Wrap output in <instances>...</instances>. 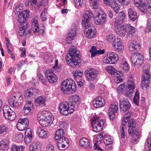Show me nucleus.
<instances>
[{
	"instance_id": "obj_42",
	"label": "nucleus",
	"mask_w": 151,
	"mask_h": 151,
	"mask_svg": "<svg viewBox=\"0 0 151 151\" xmlns=\"http://www.w3.org/2000/svg\"><path fill=\"white\" fill-rule=\"evenodd\" d=\"M149 80L141 79V88L143 89L144 88H147L148 87L149 84Z\"/></svg>"
},
{
	"instance_id": "obj_2",
	"label": "nucleus",
	"mask_w": 151,
	"mask_h": 151,
	"mask_svg": "<svg viewBox=\"0 0 151 151\" xmlns=\"http://www.w3.org/2000/svg\"><path fill=\"white\" fill-rule=\"evenodd\" d=\"M69 52L66 57V61L68 65L74 68L80 63V52L74 46L69 49Z\"/></svg>"
},
{
	"instance_id": "obj_44",
	"label": "nucleus",
	"mask_w": 151,
	"mask_h": 151,
	"mask_svg": "<svg viewBox=\"0 0 151 151\" xmlns=\"http://www.w3.org/2000/svg\"><path fill=\"white\" fill-rule=\"evenodd\" d=\"M24 149L23 146H18L16 145H13L11 147L12 151H23Z\"/></svg>"
},
{
	"instance_id": "obj_22",
	"label": "nucleus",
	"mask_w": 151,
	"mask_h": 151,
	"mask_svg": "<svg viewBox=\"0 0 151 151\" xmlns=\"http://www.w3.org/2000/svg\"><path fill=\"white\" fill-rule=\"evenodd\" d=\"M28 10H25L21 12L19 14L18 21L21 24H27L26 19L28 15Z\"/></svg>"
},
{
	"instance_id": "obj_10",
	"label": "nucleus",
	"mask_w": 151,
	"mask_h": 151,
	"mask_svg": "<svg viewBox=\"0 0 151 151\" xmlns=\"http://www.w3.org/2000/svg\"><path fill=\"white\" fill-rule=\"evenodd\" d=\"M143 59L144 57L141 54L135 53L132 55L131 61L133 65L136 67H138L140 66Z\"/></svg>"
},
{
	"instance_id": "obj_16",
	"label": "nucleus",
	"mask_w": 151,
	"mask_h": 151,
	"mask_svg": "<svg viewBox=\"0 0 151 151\" xmlns=\"http://www.w3.org/2000/svg\"><path fill=\"white\" fill-rule=\"evenodd\" d=\"M46 77L50 83H54L56 82L58 77L53 72V70L52 69H49L45 72Z\"/></svg>"
},
{
	"instance_id": "obj_21",
	"label": "nucleus",
	"mask_w": 151,
	"mask_h": 151,
	"mask_svg": "<svg viewBox=\"0 0 151 151\" xmlns=\"http://www.w3.org/2000/svg\"><path fill=\"white\" fill-rule=\"evenodd\" d=\"M104 124V122L102 119H101L99 121L96 122L94 123L93 122H92L91 125L94 131L98 132L101 131Z\"/></svg>"
},
{
	"instance_id": "obj_11",
	"label": "nucleus",
	"mask_w": 151,
	"mask_h": 151,
	"mask_svg": "<svg viewBox=\"0 0 151 151\" xmlns=\"http://www.w3.org/2000/svg\"><path fill=\"white\" fill-rule=\"evenodd\" d=\"M2 110L4 116L6 119L12 121L15 119L16 117L15 113L10 109L9 106H4Z\"/></svg>"
},
{
	"instance_id": "obj_39",
	"label": "nucleus",
	"mask_w": 151,
	"mask_h": 151,
	"mask_svg": "<svg viewBox=\"0 0 151 151\" xmlns=\"http://www.w3.org/2000/svg\"><path fill=\"white\" fill-rule=\"evenodd\" d=\"M126 126V125L122 123L119 127V132L121 138H124L125 137L124 129Z\"/></svg>"
},
{
	"instance_id": "obj_49",
	"label": "nucleus",
	"mask_w": 151,
	"mask_h": 151,
	"mask_svg": "<svg viewBox=\"0 0 151 151\" xmlns=\"http://www.w3.org/2000/svg\"><path fill=\"white\" fill-rule=\"evenodd\" d=\"M106 70L111 74L113 75L115 73V75L116 73L115 72L116 70L113 67L111 66H108L106 68Z\"/></svg>"
},
{
	"instance_id": "obj_31",
	"label": "nucleus",
	"mask_w": 151,
	"mask_h": 151,
	"mask_svg": "<svg viewBox=\"0 0 151 151\" xmlns=\"http://www.w3.org/2000/svg\"><path fill=\"white\" fill-rule=\"evenodd\" d=\"M128 15L129 19L132 21H135L137 18V13L135 11H133L131 8L128 9Z\"/></svg>"
},
{
	"instance_id": "obj_35",
	"label": "nucleus",
	"mask_w": 151,
	"mask_h": 151,
	"mask_svg": "<svg viewBox=\"0 0 151 151\" xmlns=\"http://www.w3.org/2000/svg\"><path fill=\"white\" fill-rule=\"evenodd\" d=\"M125 15L123 12H121L119 14V16L116 17L115 18V23L121 24L125 18Z\"/></svg>"
},
{
	"instance_id": "obj_13",
	"label": "nucleus",
	"mask_w": 151,
	"mask_h": 151,
	"mask_svg": "<svg viewBox=\"0 0 151 151\" xmlns=\"http://www.w3.org/2000/svg\"><path fill=\"white\" fill-rule=\"evenodd\" d=\"M98 73V71L96 69L92 68L86 69L85 72L87 79L89 81L93 80L97 76Z\"/></svg>"
},
{
	"instance_id": "obj_23",
	"label": "nucleus",
	"mask_w": 151,
	"mask_h": 151,
	"mask_svg": "<svg viewBox=\"0 0 151 151\" xmlns=\"http://www.w3.org/2000/svg\"><path fill=\"white\" fill-rule=\"evenodd\" d=\"M93 104L94 106L96 108L104 106L105 104L104 99L101 96H99L93 99Z\"/></svg>"
},
{
	"instance_id": "obj_64",
	"label": "nucleus",
	"mask_w": 151,
	"mask_h": 151,
	"mask_svg": "<svg viewBox=\"0 0 151 151\" xmlns=\"http://www.w3.org/2000/svg\"><path fill=\"white\" fill-rule=\"evenodd\" d=\"M116 78L114 79L116 83H118L123 81L122 79L121 76H116Z\"/></svg>"
},
{
	"instance_id": "obj_1",
	"label": "nucleus",
	"mask_w": 151,
	"mask_h": 151,
	"mask_svg": "<svg viewBox=\"0 0 151 151\" xmlns=\"http://www.w3.org/2000/svg\"><path fill=\"white\" fill-rule=\"evenodd\" d=\"M93 15L91 10H89L86 11L83 16L82 25L84 28V34L86 37L90 38H93L95 34L94 27H91L90 22Z\"/></svg>"
},
{
	"instance_id": "obj_43",
	"label": "nucleus",
	"mask_w": 151,
	"mask_h": 151,
	"mask_svg": "<svg viewBox=\"0 0 151 151\" xmlns=\"http://www.w3.org/2000/svg\"><path fill=\"white\" fill-rule=\"evenodd\" d=\"M122 68L123 70L125 71H127L129 70V68L128 64L126 60L124 59H122Z\"/></svg>"
},
{
	"instance_id": "obj_7",
	"label": "nucleus",
	"mask_w": 151,
	"mask_h": 151,
	"mask_svg": "<svg viewBox=\"0 0 151 151\" xmlns=\"http://www.w3.org/2000/svg\"><path fill=\"white\" fill-rule=\"evenodd\" d=\"M128 127L129 128L128 132L129 135H132L133 139L137 140L140 137L139 133L138 131V129L137 127V124L135 120L132 119L128 122L127 124Z\"/></svg>"
},
{
	"instance_id": "obj_6",
	"label": "nucleus",
	"mask_w": 151,
	"mask_h": 151,
	"mask_svg": "<svg viewBox=\"0 0 151 151\" xmlns=\"http://www.w3.org/2000/svg\"><path fill=\"white\" fill-rule=\"evenodd\" d=\"M22 94L18 91L14 92L10 96L8 99V103L12 107H17L19 105V103L23 102Z\"/></svg>"
},
{
	"instance_id": "obj_61",
	"label": "nucleus",
	"mask_w": 151,
	"mask_h": 151,
	"mask_svg": "<svg viewBox=\"0 0 151 151\" xmlns=\"http://www.w3.org/2000/svg\"><path fill=\"white\" fill-rule=\"evenodd\" d=\"M25 134L26 136H32L31 129L28 128L27 129L25 132Z\"/></svg>"
},
{
	"instance_id": "obj_55",
	"label": "nucleus",
	"mask_w": 151,
	"mask_h": 151,
	"mask_svg": "<svg viewBox=\"0 0 151 151\" xmlns=\"http://www.w3.org/2000/svg\"><path fill=\"white\" fill-rule=\"evenodd\" d=\"M54 149L53 146L51 144H49L47 145L45 151H53Z\"/></svg>"
},
{
	"instance_id": "obj_27",
	"label": "nucleus",
	"mask_w": 151,
	"mask_h": 151,
	"mask_svg": "<svg viewBox=\"0 0 151 151\" xmlns=\"http://www.w3.org/2000/svg\"><path fill=\"white\" fill-rule=\"evenodd\" d=\"M35 94L34 89L33 88H30L25 91L24 96L25 99L30 100L33 98Z\"/></svg>"
},
{
	"instance_id": "obj_32",
	"label": "nucleus",
	"mask_w": 151,
	"mask_h": 151,
	"mask_svg": "<svg viewBox=\"0 0 151 151\" xmlns=\"http://www.w3.org/2000/svg\"><path fill=\"white\" fill-rule=\"evenodd\" d=\"M126 86L128 89L134 91L135 86V82H133V79L132 76L128 79Z\"/></svg>"
},
{
	"instance_id": "obj_59",
	"label": "nucleus",
	"mask_w": 151,
	"mask_h": 151,
	"mask_svg": "<svg viewBox=\"0 0 151 151\" xmlns=\"http://www.w3.org/2000/svg\"><path fill=\"white\" fill-rule=\"evenodd\" d=\"M25 61L24 60H22L20 61L19 63L18 64L17 69L19 70L21 69V68L24 64Z\"/></svg>"
},
{
	"instance_id": "obj_62",
	"label": "nucleus",
	"mask_w": 151,
	"mask_h": 151,
	"mask_svg": "<svg viewBox=\"0 0 151 151\" xmlns=\"http://www.w3.org/2000/svg\"><path fill=\"white\" fill-rule=\"evenodd\" d=\"M27 27V24H21L19 28V31L20 32H24L25 29Z\"/></svg>"
},
{
	"instance_id": "obj_29",
	"label": "nucleus",
	"mask_w": 151,
	"mask_h": 151,
	"mask_svg": "<svg viewBox=\"0 0 151 151\" xmlns=\"http://www.w3.org/2000/svg\"><path fill=\"white\" fill-rule=\"evenodd\" d=\"M46 97L40 96L37 98L35 100V104L37 106H43L45 105Z\"/></svg>"
},
{
	"instance_id": "obj_56",
	"label": "nucleus",
	"mask_w": 151,
	"mask_h": 151,
	"mask_svg": "<svg viewBox=\"0 0 151 151\" xmlns=\"http://www.w3.org/2000/svg\"><path fill=\"white\" fill-rule=\"evenodd\" d=\"M32 136H26L24 138V141L26 144L30 142L32 140Z\"/></svg>"
},
{
	"instance_id": "obj_45",
	"label": "nucleus",
	"mask_w": 151,
	"mask_h": 151,
	"mask_svg": "<svg viewBox=\"0 0 151 151\" xmlns=\"http://www.w3.org/2000/svg\"><path fill=\"white\" fill-rule=\"evenodd\" d=\"M113 3V4L112 5L111 7L113 8V10L115 13H117L120 10V6L116 3V1L114 3Z\"/></svg>"
},
{
	"instance_id": "obj_51",
	"label": "nucleus",
	"mask_w": 151,
	"mask_h": 151,
	"mask_svg": "<svg viewBox=\"0 0 151 151\" xmlns=\"http://www.w3.org/2000/svg\"><path fill=\"white\" fill-rule=\"evenodd\" d=\"M104 143L106 145H109L113 142V140L110 138L107 137H105L104 140Z\"/></svg>"
},
{
	"instance_id": "obj_47",
	"label": "nucleus",
	"mask_w": 151,
	"mask_h": 151,
	"mask_svg": "<svg viewBox=\"0 0 151 151\" xmlns=\"http://www.w3.org/2000/svg\"><path fill=\"white\" fill-rule=\"evenodd\" d=\"M72 101L77 106L79 104V96L77 95H75L72 97Z\"/></svg>"
},
{
	"instance_id": "obj_52",
	"label": "nucleus",
	"mask_w": 151,
	"mask_h": 151,
	"mask_svg": "<svg viewBox=\"0 0 151 151\" xmlns=\"http://www.w3.org/2000/svg\"><path fill=\"white\" fill-rule=\"evenodd\" d=\"M114 37L112 34H109L106 36V40L108 42H113L114 40Z\"/></svg>"
},
{
	"instance_id": "obj_4",
	"label": "nucleus",
	"mask_w": 151,
	"mask_h": 151,
	"mask_svg": "<svg viewBox=\"0 0 151 151\" xmlns=\"http://www.w3.org/2000/svg\"><path fill=\"white\" fill-rule=\"evenodd\" d=\"M150 0H134V4L137 7H140L141 12L144 13H151Z\"/></svg>"
},
{
	"instance_id": "obj_8",
	"label": "nucleus",
	"mask_w": 151,
	"mask_h": 151,
	"mask_svg": "<svg viewBox=\"0 0 151 151\" xmlns=\"http://www.w3.org/2000/svg\"><path fill=\"white\" fill-rule=\"evenodd\" d=\"M45 111L39 112L37 115L39 123L42 126L47 127L49 125L51 122L50 118L48 117Z\"/></svg>"
},
{
	"instance_id": "obj_37",
	"label": "nucleus",
	"mask_w": 151,
	"mask_h": 151,
	"mask_svg": "<svg viewBox=\"0 0 151 151\" xmlns=\"http://www.w3.org/2000/svg\"><path fill=\"white\" fill-rule=\"evenodd\" d=\"M150 77V75L149 70L147 69H145L143 70L142 74V79L149 80Z\"/></svg>"
},
{
	"instance_id": "obj_60",
	"label": "nucleus",
	"mask_w": 151,
	"mask_h": 151,
	"mask_svg": "<svg viewBox=\"0 0 151 151\" xmlns=\"http://www.w3.org/2000/svg\"><path fill=\"white\" fill-rule=\"evenodd\" d=\"M90 3L91 5L92 6L94 9L97 8L98 5L97 1L94 2H90Z\"/></svg>"
},
{
	"instance_id": "obj_14",
	"label": "nucleus",
	"mask_w": 151,
	"mask_h": 151,
	"mask_svg": "<svg viewBox=\"0 0 151 151\" xmlns=\"http://www.w3.org/2000/svg\"><path fill=\"white\" fill-rule=\"evenodd\" d=\"M114 29L116 34L121 37L125 35L126 33V27L122 26L121 24L114 23Z\"/></svg>"
},
{
	"instance_id": "obj_33",
	"label": "nucleus",
	"mask_w": 151,
	"mask_h": 151,
	"mask_svg": "<svg viewBox=\"0 0 151 151\" xmlns=\"http://www.w3.org/2000/svg\"><path fill=\"white\" fill-rule=\"evenodd\" d=\"M37 134L39 136L43 138H46L47 136V133L42 127L39 128L37 130Z\"/></svg>"
},
{
	"instance_id": "obj_30",
	"label": "nucleus",
	"mask_w": 151,
	"mask_h": 151,
	"mask_svg": "<svg viewBox=\"0 0 151 151\" xmlns=\"http://www.w3.org/2000/svg\"><path fill=\"white\" fill-rule=\"evenodd\" d=\"M64 131L63 129H59L56 131L55 136V139L58 140L65 137Z\"/></svg>"
},
{
	"instance_id": "obj_3",
	"label": "nucleus",
	"mask_w": 151,
	"mask_h": 151,
	"mask_svg": "<svg viewBox=\"0 0 151 151\" xmlns=\"http://www.w3.org/2000/svg\"><path fill=\"white\" fill-rule=\"evenodd\" d=\"M60 88L63 93L66 94L69 92H72L75 91L76 85L75 82L72 79H67L62 82Z\"/></svg>"
},
{
	"instance_id": "obj_57",
	"label": "nucleus",
	"mask_w": 151,
	"mask_h": 151,
	"mask_svg": "<svg viewBox=\"0 0 151 151\" xmlns=\"http://www.w3.org/2000/svg\"><path fill=\"white\" fill-rule=\"evenodd\" d=\"M60 126L63 127L65 129H66L68 127V126L65 121H63L60 122Z\"/></svg>"
},
{
	"instance_id": "obj_25",
	"label": "nucleus",
	"mask_w": 151,
	"mask_h": 151,
	"mask_svg": "<svg viewBox=\"0 0 151 151\" xmlns=\"http://www.w3.org/2000/svg\"><path fill=\"white\" fill-rule=\"evenodd\" d=\"M112 46L118 51L121 50L124 48L123 44L120 38H115L113 42Z\"/></svg>"
},
{
	"instance_id": "obj_19",
	"label": "nucleus",
	"mask_w": 151,
	"mask_h": 151,
	"mask_svg": "<svg viewBox=\"0 0 151 151\" xmlns=\"http://www.w3.org/2000/svg\"><path fill=\"white\" fill-rule=\"evenodd\" d=\"M76 26H73L71 27L70 30L69 31V32L67 37L66 41L67 43H70V41L72 40L76 35Z\"/></svg>"
},
{
	"instance_id": "obj_63",
	"label": "nucleus",
	"mask_w": 151,
	"mask_h": 151,
	"mask_svg": "<svg viewBox=\"0 0 151 151\" xmlns=\"http://www.w3.org/2000/svg\"><path fill=\"white\" fill-rule=\"evenodd\" d=\"M22 8V6L20 5H17L15 8L16 11V14H18V13H21V12H22L21 11V9Z\"/></svg>"
},
{
	"instance_id": "obj_46",
	"label": "nucleus",
	"mask_w": 151,
	"mask_h": 151,
	"mask_svg": "<svg viewBox=\"0 0 151 151\" xmlns=\"http://www.w3.org/2000/svg\"><path fill=\"white\" fill-rule=\"evenodd\" d=\"M131 112H128L126 113L123 117L122 122H127L129 121V118L131 117Z\"/></svg>"
},
{
	"instance_id": "obj_20",
	"label": "nucleus",
	"mask_w": 151,
	"mask_h": 151,
	"mask_svg": "<svg viewBox=\"0 0 151 151\" xmlns=\"http://www.w3.org/2000/svg\"><path fill=\"white\" fill-rule=\"evenodd\" d=\"M118 109V104H111L108 111V116L110 119L112 120L115 117V114L116 113Z\"/></svg>"
},
{
	"instance_id": "obj_5",
	"label": "nucleus",
	"mask_w": 151,
	"mask_h": 151,
	"mask_svg": "<svg viewBox=\"0 0 151 151\" xmlns=\"http://www.w3.org/2000/svg\"><path fill=\"white\" fill-rule=\"evenodd\" d=\"M74 107L73 102H63L60 104L59 110L60 113L66 116L73 113Z\"/></svg>"
},
{
	"instance_id": "obj_18",
	"label": "nucleus",
	"mask_w": 151,
	"mask_h": 151,
	"mask_svg": "<svg viewBox=\"0 0 151 151\" xmlns=\"http://www.w3.org/2000/svg\"><path fill=\"white\" fill-rule=\"evenodd\" d=\"M119 107L121 111L125 112L130 109L131 105L128 100L125 99L120 101Z\"/></svg>"
},
{
	"instance_id": "obj_12",
	"label": "nucleus",
	"mask_w": 151,
	"mask_h": 151,
	"mask_svg": "<svg viewBox=\"0 0 151 151\" xmlns=\"http://www.w3.org/2000/svg\"><path fill=\"white\" fill-rule=\"evenodd\" d=\"M96 16V18L95 19V23L96 24L103 25L105 23L106 15L103 10L99 9Z\"/></svg>"
},
{
	"instance_id": "obj_41",
	"label": "nucleus",
	"mask_w": 151,
	"mask_h": 151,
	"mask_svg": "<svg viewBox=\"0 0 151 151\" xmlns=\"http://www.w3.org/2000/svg\"><path fill=\"white\" fill-rule=\"evenodd\" d=\"M139 93L138 91H136L135 93V96L133 98V101L134 103L137 106L139 105Z\"/></svg>"
},
{
	"instance_id": "obj_34",
	"label": "nucleus",
	"mask_w": 151,
	"mask_h": 151,
	"mask_svg": "<svg viewBox=\"0 0 151 151\" xmlns=\"http://www.w3.org/2000/svg\"><path fill=\"white\" fill-rule=\"evenodd\" d=\"M128 31L127 35V37H131L135 31V28L132 26L130 24L128 25L126 27V30Z\"/></svg>"
},
{
	"instance_id": "obj_48",
	"label": "nucleus",
	"mask_w": 151,
	"mask_h": 151,
	"mask_svg": "<svg viewBox=\"0 0 151 151\" xmlns=\"http://www.w3.org/2000/svg\"><path fill=\"white\" fill-rule=\"evenodd\" d=\"M97 51L96 48L94 46H92L90 50V52L91 53V57L92 58L96 56Z\"/></svg>"
},
{
	"instance_id": "obj_24",
	"label": "nucleus",
	"mask_w": 151,
	"mask_h": 151,
	"mask_svg": "<svg viewBox=\"0 0 151 151\" xmlns=\"http://www.w3.org/2000/svg\"><path fill=\"white\" fill-rule=\"evenodd\" d=\"M57 145L59 149L62 150L61 148H64L68 146V139L65 137L61 139L58 140Z\"/></svg>"
},
{
	"instance_id": "obj_58",
	"label": "nucleus",
	"mask_w": 151,
	"mask_h": 151,
	"mask_svg": "<svg viewBox=\"0 0 151 151\" xmlns=\"http://www.w3.org/2000/svg\"><path fill=\"white\" fill-rule=\"evenodd\" d=\"M148 26L146 27V29L148 32H151V18L148 19Z\"/></svg>"
},
{
	"instance_id": "obj_26",
	"label": "nucleus",
	"mask_w": 151,
	"mask_h": 151,
	"mask_svg": "<svg viewBox=\"0 0 151 151\" xmlns=\"http://www.w3.org/2000/svg\"><path fill=\"white\" fill-rule=\"evenodd\" d=\"M128 50L131 52H133L134 50L138 51L140 49V44L137 42L133 41L128 45Z\"/></svg>"
},
{
	"instance_id": "obj_15",
	"label": "nucleus",
	"mask_w": 151,
	"mask_h": 151,
	"mask_svg": "<svg viewBox=\"0 0 151 151\" xmlns=\"http://www.w3.org/2000/svg\"><path fill=\"white\" fill-rule=\"evenodd\" d=\"M29 124V121L27 118L19 119L17 122L16 127L18 130L22 131L27 129Z\"/></svg>"
},
{
	"instance_id": "obj_17",
	"label": "nucleus",
	"mask_w": 151,
	"mask_h": 151,
	"mask_svg": "<svg viewBox=\"0 0 151 151\" xmlns=\"http://www.w3.org/2000/svg\"><path fill=\"white\" fill-rule=\"evenodd\" d=\"M32 25V29L35 35L37 36L42 35L44 32L43 29H39L38 20H35L33 22Z\"/></svg>"
},
{
	"instance_id": "obj_38",
	"label": "nucleus",
	"mask_w": 151,
	"mask_h": 151,
	"mask_svg": "<svg viewBox=\"0 0 151 151\" xmlns=\"http://www.w3.org/2000/svg\"><path fill=\"white\" fill-rule=\"evenodd\" d=\"M40 145L37 143H34L30 146V151H40Z\"/></svg>"
},
{
	"instance_id": "obj_50",
	"label": "nucleus",
	"mask_w": 151,
	"mask_h": 151,
	"mask_svg": "<svg viewBox=\"0 0 151 151\" xmlns=\"http://www.w3.org/2000/svg\"><path fill=\"white\" fill-rule=\"evenodd\" d=\"M104 3L106 5L111 7L113 4V3H114L116 1L115 0H103Z\"/></svg>"
},
{
	"instance_id": "obj_53",
	"label": "nucleus",
	"mask_w": 151,
	"mask_h": 151,
	"mask_svg": "<svg viewBox=\"0 0 151 151\" xmlns=\"http://www.w3.org/2000/svg\"><path fill=\"white\" fill-rule=\"evenodd\" d=\"M124 88L125 86L124 84H120L117 88V91L119 93V94L122 93Z\"/></svg>"
},
{
	"instance_id": "obj_40",
	"label": "nucleus",
	"mask_w": 151,
	"mask_h": 151,
	"mask_svg": "<svg viewBox=\"0 0 151 151\" xmlns=\"http://www.w3.org/2000/svg\"><path fill=\"white\" fill-rule=\"evenodd\" d=\"M83 74V71H81L77 69L74 72L73 74L75 80L77 79L78 78L81 79V77L82 76Z\"/></svg>"
},
{
	"instance_id": "obj_36",
	"label": "nucleus",
	"mask_w": 151,
	"mask_h": 151,
	"mask_svg": "<svg viewBox=\"0 0 151 151\" xmlns=\"http://www.w3.org/2000/svg\"><path fill=\"white\" fill-rule=\"evenodd\" d=\"M90 145L89 140L85 137L81 139L80 140V145L81 146L84 147L85 148L89 146Z\"/></svg>"
},
{
	"instance_id": "obj_54",
	"label": "nucleus",
	"mask_w": 151,
	"mask_h": 151,
	"mask_svg": "<svg viewBox=\"0 0 151 151\" xmlns=\"http://www.w3.org/2000/svg\"><path fill=\"white\" fill-rule=\"evenodd\" d=\"M8 130L7 127L4 125H1L0 126V134L4 133L6 132Z\"/></svg>"
},
{
	"instance_id": "obj_28",
	"label": "nucleus",
	"mask_w": 151,
	"mask_h": 151,
	"mask_svg": "<svg viewBox=\"0 0 151 151\" xmlns=\"http://www.w3.org/2000/svg\"><path fill=\"white\" fill-rule=\"evenodd\" d=\"M33 106V104L30 101H27L23 109V113L25 115L28 114L31 111V107Z\"/></svg>"
},
{
	"instance_id": "obj_9",
	"label": "nucleus",
	"mask_w": 151,
	"mask_h": 151,
	"mask_svg": "<svg viewBox=\"0 0 151 151\" xmlns=\"http://www.w3.org/2000/svg\"><path fill=\"white\" fill-rule=\"evenodd\" d=\"M119 59L118 55L111 52H109L107 54L106 58L103 60V63L106 64H115L117 63Z\"/></svg>"
}]
</instances>
